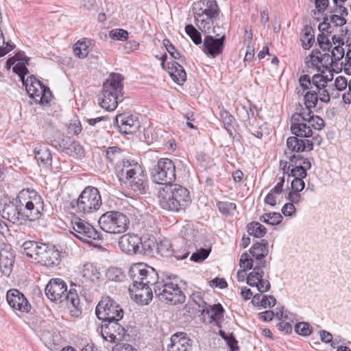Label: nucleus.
I'll use <instances>...</instances> for the list:
<instances>
[{
	"label": "nucleus",
	"instance_id": "8fccbe9b",
	"mask_svg": "<svg viewBox=\"0 0 351 351\" xmlns=\"http://www.w3.org/2000/svg\"><path fill=\"white\" fill-rule=\"evenodd\" d=\"M88 45L85 41H77L73 46V52L75 55L80 58H84L88 53Z\"/></svg>",
	"mask_w": 351,
	"mask_h": 351
},
{
	"label": "nucleus",
	"instance_id": "f704fd0d",
	"mask_svg": "<svg viewBox=\"0 0 351 351\" xmlns=\"http://www.w3.org/2000/svg\"><path fill=\"white\" fill-rule=\"evenodd\" d=\"M132 189L141 194L145 193L146 191L145 176L142 171L140 175L133 176L128 180Z\"/></svg>",
	"mask_w": 351,
	"mask_h": 351
},
{
	"label": "nucleus",
	"instance_id": "72a5a7b5",
	"mask_svg": "<svg viewBox=\"0 0 351 351\" xmlns=\"http://www.w3.org/2000/svg\"><path fill=\"white\" fill-rule=\"evenodd\" d=\"M314 29L310 25L304 26L302 33H301V41L302 43V47L304 49H309L314 41H315V35H314Z\"/></svg>",
	"mask_w": 351,
	"mask_h": 351
},
{
	"label": "nucleus",
	"instance_id": "a878e982",
	"mask_svg": "<svg viewBox=\"0 0 351 351\" xmlns=\"http://www.w3.org/2000/svg\"><path fill=\"white\" fill-rule=\"evenodd\" d=\"M264 274V271H251L247 276V284L251 287H256L260 293L268 291L271 288V285L268 280L263 278Z\"/></svg>",
	"mask_w": 351,
	"mask_h": 351
},
{
	"label": "nucleus",
	"instance_id": "5fc2aeb1",
	"mask_svg": "<svg viewBox=\"0 0 351 351\" xmlns=\"http://www.w3.org/2000/svg\"><path fill=\"white\" fill-rule=\"evenodd\" d=\"M295 331L300 335L308 336L312 332V328L307 322H300L295 326Z\"/></svg>",
	"mask_w": 351,
	"mask_h": 351
},
{
	"label": "nucleus",
	"instance_id": "dca6fc26",
	"mask_svg": "<svg viewBox=\"0 0 351 351\" xmlns=\"http://www.w3.org/2000/svg\"><path fill=\"white\" fill-rule=\"evenodd\" d=\"M240 113L248 131L256 138H261L266 129L265 123L254 117V112L250 108L242 107Z\"/></svg>",
	"mask_w": 351,
	"mask_h": 351
},
{
	"label": "nucleus",
	"instance_id": "e433bc0d",
	"mask_svg": "<svg viewBox=\"0 0 351 351\" xmlns=\"http://www.w3.org/2000/svg\"><path fill=\"white\" fill-rule=\"evenodd\" d=\"M144 282L145 285L149 287V285L154 286V288H157L158 283L160 282V280L159 278L158 273L156 270L152 267H148L145 265V268H144Z\"/></svg>",
	"mask_w": 351,
	"mask_h": 351
},
{
	"label": "nucleus",
	"instance_id": "79ce46f5",
	"mask_svg": "<svg viewBox=\"0 0 351 351\" xmlns=\"http://www.w3.org/2000/svg\"><path fill=\"white\" fill-rule=\"evenodd\" d=\"M247 232L250 235L256 238H261L265 236L267 230L261 223L257 221H253L247 226Z\"/></svg>",
	"mask_w": 351,
	"mask_h": 351
},
{
	"label": "nucleus",
	"instance_id": "ea45409f",
	"mask_svg": "<svg viewBox=\"0 0 351 351\" xmlns=\"http://www.w3.org/2000/svg\"><path fill=\"white\" fill-rule=\"evenodd\" d=\"M321 51L318 49H313L311 53L306 58L305 64L308 68L315 69L317 71H321L322 67L320 60Z\"/></svg>",
	"mask_w": 351,
	"mask_h": 351
},
{
	"label": "nucleus",
	"instance_id": "49530a36",
	"mask_svg": "<svg viewBox=\"0 0 351 351\" xmlns=\"http://www.w3.org/2000/svg\"><path fill=\"white\" fill-rule=\"evenodd\" d=\"M220 116L223 120V123L226 130L230 135H232V130H234V125L235 123L234 117L232 115H231L227 110H221Z\"/></svg>",
	"mask_w": 351,
	"mask_h": 351
},
{
	"label": "nucleus",
	"instance_id": "de8ad7c7",
	"mask_svg": "<svg viewBox=\"0 0 351 351\" xmlns=\"http://www.w3.org/2000/svg\"><path fill=\"white\" fill-rule=\"evenodd\" d=\"M66 153L73 156L82 157L84 156V150L78 142H72L68 147L63 146Z\"/></svg>",
	"mask_w": 351,
	"mask_h": 351
},
{
	"label": "nucleus",
	"instance_id": "09e8293b",
	"mask_svg": "<svg viewBox=\"0 0 351 351\" xmlns=\"http://www.w3.org/2000/svg\"><path fill=\"white\" fill-rule=\"evenodd\" d=\"M185 32L195 45L202 43V34L193 25H186L185 27Z\"/></svg>",
	"mask_w": 351,
	"mask_h": 351
},
{
	"label": "nucleus",
	"instance_id": "c03bdc74",
	"mask_svg": "<svg viewBox=\"0 0 351 351\" xmlns=\"http://www.w3.org/2000/svg\"><path fill=\"white\" fill-rule=\"evenodd\" d=\"M158 253L163 257H172L173 249L172 245L168 239H163L157 245Z\"/></svg>",
	"mask_w": 351,
	"mask_h": 351
},
{
	"label": "nucleus",
	"instance_id": "3c124183",
	"mask_svg": "<svg viewBox=\"0 0 351 351\" xmlns=\"http://www.w3.org/2000/svg\"><path fill=\"white\" fill-rule=\"evenodd\" d=\"M106 277L111 281H121L124 276L121 269L110 267L106 271Z\"/></svg>",
	"mask_w": 351,
	"mask_h": 351
},
{
	"label": "nucleus",
	"instance_id": "393cba45",
	"mask_svg": "<svg viewBox=\"0 0 351 351\" xmlns=\"http://www.w3.org/2000/svg\"><path fill=\"white\" fill-rule=\"evenodd\" d=\"M204 304H198L199 307L202 308V311L206 313L210 317L209 322H215L218 327H221V322L223 317L224 310L220 304H208L203 302Z\"/></svg>",
	"mask_w": 351,
	"mask_h": 351
},
{
	"label": "nucleus",
	"instance_id": "aec40b11",
	"mask_svg": "<svg viewBox=\"0 0 351 351\" xmlns=\"http://www.w3.org/2000/svg\"><path fill=\"white\" fill-rule=\"evenodd\" d=\"M6 300L8 304L14 310L22 312H28L30 305L24 296L19 290L12 289L8 291L6 293Z\"/></svg>",
	"mask_w": 351,
	"mask_h": 351
},
{
	"label": "nucleus",
	"instance_id": "423d86ee",
	"mask_svg": "<svg viewBox=\"0 0 351 351\" xmlns=\"http://www.w3.org/2000/svg\"><path fill=\"white\" fill-rule=\"evenodd\" d=\"M45 294L48 299L57 304H64L69 308H77L80 298L75 290L67 291L66 282L60 278H52L45 287Z\"/></svg>",
	"mask_w": 351,
	"mask_h": 351
},
{
	"label": "nucleus",
	"instance_id": "9d476101",
	"mask_svg": "<svg viewBox=\"0 0 351 351\" xmlns=\"http://www.w3.org/2000/svg\"><path fill=\"white\" fill-rule=\"evenodd\" d=\"M150 171L153 181L163 186L173 184L176 180V167L169 158L159 159Z\"/></svg>",
	"mask_w": 351,
	"mask_h": 351
},
{
	"label": "nucleus",
	"instance_id": "39448f33",
	"mask_svg": "<svg viewBox=\"0 0 351 351\" xmlns=\"http://www.w3.org/2000/svg\"><path fill=\"white\" fill-rule=\"evenodd\" d=\"M123 77L119 73H111L103 86L101 94L99 96L100 106L112 111L123 99Z\"/></svg>",
	"mask_w": 351,
	"mask_h": 351
},
{
	"label": "nucleus",
	"instance_id": "37998d69",
	"mask_svg": "<svg viewBox=\"0 0 351 351\" xmlns=\"http://www.w3.org/2000/svg\"><path fill=\"white\" fill-rule=\"evenodd\" d=\"M122 150L116 146L109 147L106 151V157L112 165H119L117 162L121 158Z\"/></svg>",
	"mask_w": 351,
	"mask_h": 351
},
{
	"label": "nucleus",
	"instance_id": "052dcab7",
	"mask_svg": "<svg viewBox=\"0 0 351 351\" xmlns=\"http://www.w3.org/2000/svg\"><path fill=\"white\" fill-rule=\"evenodd\" d=\"M344 54V49L340 45L335 46L331 51V57H332L335 64L343 58Z\"/></svg>",
	"mask_w": 351,
	"mask_h": 351
},
{
	"label": "nucleus",
	"instance_id": "a18cd8bd",
	"mask_svg": "<svg viewBox=\"0 0 351 351\" xmlns=\"http://www.w3.org/2000/svg\"><path fill=\"white\" fill-rule=\"evenodd\" d=\"M260 220L265 223L275 226L280 223L282 220V216L279 213H265L260 217Z\"/></svg>",
	"mask_w": 351,
	"mask_h": 351
},
{
	"label": "nucleus",
	"instance_id": "c756f323",
	"mask_svg": "<svg viewBox=\"0 0 351 351\" xmlns=\"http://www.w3.org/2000/svg\"><path fill=\"white\" fill-rule=\"evenodd\" d=\"M14 263L13 253L8 250L0 251V271L5 276H9Z\"/></svg>",
	"mask_w": 351,
	"mask_h": 351
},
{
	"label": "nucleus",
	"instance_id": "1a4fd4ad",
	"mask_svg": "<svg viewBox=\"0 0 351 351\" xmlns=\"http://www.w3.org/2000/svg\"><path fill=\"white\" fill-rule=\"evenodd\" d=\"M99 225L102 230L110 234H121L129 227L128 217L119 211H108L99 219Z\"/></svg>",
	"mask_w": 351,
	"mask_h": 351
},
{
	"label": "nucleus",
	"instance_id": "2eb2a0df",
	"mask_svg": "<svg viewBox=\"0 0 351 351\" xmlns=\"http://www.w3.org/2000/svg\"><path fill=\"white\" fill-rule=\"evenodd\" d=\"M121 320L104 322L101 325L103 338L110 343H119L129 338L125 328L120 324Z\"/></svg>",
	"mask_w": 351,
	"mask_h": 351
},
{
	"label": "nucleus",
	"instance_id": "603ef678",
	"mask_svg": "<svg viewBox=\"0 0 351 351\" xmlns=\"http://www.w3.org/2000/svg\"><path fill=\"white\" fill-rule=\"evenodd\" d=\"M217 205L219 210L224 215L232 214V211L237 208L236 204L233 202H219Z\"/></svg>",
	"mask_w": 351,
	"mask_h": 351
},
{
	"label": "nucleus",
	"instance_id": "c9c22d12",
	"mask_svg": "<svg viewBox=\"0 0 351 351\" xmlns=\"http://www.w3.org/2000/svg\"><path fill=\"white\" fill-rule=\"evenodd\" d=\"M82 277L93 282H98L101 274L92 263H86L82 270Z\"/></svg>",
	"mask_w": 351,
	"mask_h": 351
},
{
	"label": "nucleus",
	"instance_id": "69168bd1",
	"mask_svg": "<svg viewBox=\"0 0 351 351\" xmlns=\"http://www.w3.org/2000/svg\"><path fill=\"white\" fill-rule=\"evenodd\" d=\"M305 184L303 179L301 178H295L292 180L291 184V191L296 192L302 191L304 188Z\"/></svg>",
	"mask_w": 351,
	"mask_h": 351
},
{
	"label": "nucleus",
	"instance_id": "a19ab883",
	"mask_svg": "<svg viewBox=\"0 0 351 351\" xmlns=\"http://www.w3.org/2000/svg\"><path fill=\"white\" fill-rule=\"evenodd\" d=\"M34 154L35 158L38 162L47 165L51 161V154L47 147H37L34 149Z\"/></svg>",
	"mask_w": 351,
	"mask_h": 351
},
{
	"label": "nucleus",
	"instance_id": "2f4dec72",
	"mask_svg": "<svg viewBox=\"0 0 351 351\" xmlns=\"http://www.w3.org/2000/svg\"><path fill=\"white\" fill-rule=\"evenodd\" d=\"M43 245V243L38 244L35 241H27L21 245V252L37 262V258H39Z\"/></svg>",
	"mask_w": 351,
	"mask_h": 351
},
{
	"label": "nucleus",
	"instance_id": "6e6d98bb",
	"mask_svg": "<svg viewBox=\"0 0 351 351\" xmlns=\"http://www.w3.org/2000/svg\"><path fill=\"white\" fill-rule=\"evenodd\" d=\"M210 250L201 248L196 252L192 254L190 259L196 263L204 261L209 255Z\"/></svg>",
	"mask_w": 351,
	"mask_h": 351
},
{
	"label": "nucleus",
	"instance_id": "7ed1b4c3",
	"mask_svg": "<svg viewBox=\"0 0 351 351\" xmlns=\"http://www.w3.org/2000/svg\"><path fill=\"white\" fill-rule=\"evenodd\" d=\"M291 131L295 136H290L287 140L288 148L296 152H310L313 149V143L308 138L313 135L311 126L308 124L302 112L294 113L291 119Z\"/></svg>",
	"mask_w": 351,
	"mask_h": 351
},
{
	"label": "nucleus",
	"instance_id": "680f3d73",
	"mask_svg": "<svg viewBox=\"0 0 351 351\" xmlns=\"http://www.w3.org/2000/svg\"><path fill=\"white\" fill-rule=\"evenodd\" d=\"M320 60L321 65L323 68L327 69L335 64L332 57H331V54L327 53L323 54L321 53Z\"/></svg>",
	"mask_w": 351,
	"mask_h": 351
},
{
	"label": "nucleus",
	"instance_id": "338daca9",
	"mask_svg": "<svg viewBox=\"0 0 351 351\" xmlns=\"http://www.w3.org/2000/svg\"><path fill=\"white\" fill-rule=\"evenodd\" d=\"M348 81L345 77L338 76L335 80V86L337 90L342 91L348 86Z\"/></svg>",
	"mask_w": 351,
	"mask_h": 351
},
{
	"label": "nucleus",
	"instance_id": "412c9836",
	"mask_svg": "<svg viewBox=\"0 0 351 351\" xmlns=\"http://www.w3.org/2000/svg\"><path fill=\"white\" fill-rule=\"evenodd\" d=\"M118 174L120 179H125L127 181L133 176L142 173L141 165L134 160H123L119 165L117 166Z\"/></svg>",
	"mask_w": 351,
	"mask_h": 351
},
{
	"label": "nucleus",
	"instance_id": "ddd939ff",
	"mask_svg": "<svg viewBox=\"0 0 351 351\" xmlns=\"http://www.w3.org/2000/svg\"><path fill=\"white\" fill-rule=\"evenodd\" d=\"M26 91L29 97L35 103L42 105L48 104L51 99L52 94L49 88L43 85L34 76H28L24 82Z\"/></svg>",
	"mask_w": 351,
	"mask_h": 351
},
{
	"label": "nucleus",
	"instance_id": "6ab92c4d",
	"mask_svg": "<svg viewBox=\"0 0 351 351\" xmlns=\"http://www.w3.org/2000/svg\"><path fill=\"white\" fill-rule=\"evenodd\" d=\"M213 34H205L204 40V52L212 58L220 55L223 52L224 41H225V30L217 38H214Z\"/></svg>",
	"mask_w": 351,
	"mask_h": 351
},
{
	"label": "nucleus",
	"instance_id": "f3484780",
	"mask_svg": "<svg viewBox=\"0 0 351 351\" xmlns=\"http://www.w3.org/2000/svg\"><path fill=\"white\" fill-rule=\"evenodd\" d=\"M113 124L118 132L123 134L135 133L140 128L137 117L126 113L117 115Z\"/></svg>",
	"mask_w": 351,
	"mask_h": 351
},
{
	"label": "nucleus",
	"instance_id": "774afa93",
	"mask_svg": "<svg viewBox=\"0 0 351 351\" xmlns=\"http://www.w3.org/2000/svg\"><path fill=\"white\" fill-rule=\"evenodd\" d=\"M295 212V207L292 203H286L282 208V213L287 217H291Z\"/></svg>",
	"mask_w": 351,
	"mask_h": 351
},
{
	"label": "nucleus",
	"instance_id": "58836bf2",
	"mask_svg": "<svg viewBox=\"0 0 351 351\" xmlns=\"http://www.w3.org/2000/svg\"><path fill=\"white\" fill-rule=\"evenodd\" d=\"M250 253L253 257L265 258L269 253L268 242L262 239L261 242L254 243L250 248Z\"/></svg>",
	"mask_w": 351,
	"mask_h": 351
},
{
	"label": "nucleus",
	"instance_id": "b1692460",
	"mask_svg": "<svg viewBox=\"0 0 351 351\" xmlns=\"http://www.w3.org/2000/svg\"><path fill=\"white\" fill-rule=\"evenodd\" d=\"M250 258V256L247 253L242 254L239 261V265L241 267H243L244 269H253L252 271H263L262 269L265 268L267 266V262L265 258Z\"/></svg>",
	"mask_w": 351,
	"mask_h": 351
},
{
	"label": "nucleus",
	"instance_id": "0eeeda50",
	"mask_svg": "<svg viewBox=\"0 0 351 351\" xmlns=\"http://www.w3.org/2000/svg\"><path fill=\"white\" fill-rule=\"evenodd\" d=\"M156 297L159 300L177 304L185 301V295L178 284L176 276H168L160 280L157 288H154Z\"/></svg>",
	"mask_w": 351,
	"mask_h": 351
},
{
	"label": "nucleus",
	"instance_id": "5701e85b",
	"mask_svg": "<svg viewBox=\"0 0 351 351\" xmlns=\"http://www.w3.org/2000/svg\"><path fill=\"white\" fill-rule=\"evenodd\" d=\"M22 207L15 205L13 202L8 204H0V215L1 217L13 223H15L22 219Z\"/></svg>",
	"mask_w": 351,
	"mask_h": 351
},
{
	"label": "nucleus",
	"instance_id": "13d9d810",
	"mask_svg": "<svg viewBox=\"0 0 351 351\" xmlns=\"http://www.w3.org/2000/svg\"><path fill=\"white\" fill-rule=\"evenodd\" d=\"M307 176V172L305 171V169L304 168H302V164L300 163L299 165H297L294 167H293L291 169V172L289 174V176L293 177L295 178H301V179H303L306 178Z\"/></svg>",
	"mask_w": 351,
	"mask_h": 351
},
{
	"label": "nucleus",
	"instance_id": "f03ea898",
	"mask_svg": "<svg viewBox=\"0 0 351 351\" xmlns=\"http://www.w3.org/2000/svg\"><path fill=\"white\" fill-rule=\"evenodd\" d=\"M333 77L332 73H330V77L324 76L322 74H315L310 77L308 75H303L299 79L300 85L304 90L309 89L304 95L305 110L302 111L308 112L311 108L317 106L318 99L324 103H328L330 100L328 83L331 82Z\"/></svg>",
	"mask_w": 351,
	"mask_h": 351
},
{
	"label": "nucleus",
	"instance_id": "6e6552de",
	"mask_svg": "<svg viewBox=\"0 0 351 351\" xmlns=\"http://www.w3.org/2000/svg\"><path fill=\"white\" fill-rule=\"evenodd\" d=\"M70 206L76 213H92L97 210L101 206V197L97 188L87 186L77 199H73L70 202Z\"/></svg>",
	"mask_w": 351,
	"mask_h": 351
},
{
	"label": "nucleus",
	"instance_id": "864d4df0",
	"mask_svg": "<svg viewBox=\"0 0 351 351\" xmlns=\"http://www.w3.org/2000/svg\"><path fill=\"white\" fill-rule=\"evenodd\" d=\"M109 36L114 40H125L128 38V32L123 29H114L109 32Z\"/></svg>",
	"mask_w": 351,
	"mask_h": 351
},
{
	"label": "nucleus",
	"instance_id": "4c0bfd02",
	"mask_svg": "<svg viewBox=\"0 0 351 351\" xmlns=\"http://www.w3.org/2000/svg\"><path fill=\"white\" fill-rule=\"evenodd\" d=\"M305 119H306L308 124L315 130H320L325 126L324 121L319 116L314 115L311 110L308 112H301Z\"/></svg>",
	"mask_w": 351,
	"mask_h": 351
},
{
	"label": "nucleus",
	"instance_id": "0e129e2a",
	"mask_svg": "<svg viewBox=\"0 0 351 351\" xmlns=\"http://www.w3.org/2000/svg\"><path fill=\"white\" fill-rule=\"evenodd\" d=\"M318 29L322 33H324L326 32L327 34H332L333 32V27L328 22V17L324 18V21L322 23H319Z\"/></svg>",
	"mask_w": 351,
	"mask_h": 351
},
{
	"label": "nucleus",
	"instance_id": "20e7f679",
	"mask_svg": "<svg viewBox=\"0 0 351 351\" xmlns=\"http://www.w3.org/2000/svg\"><path fill=\"white\" fill-rule=\"evenodd\" d=\"M158 197L162 209L173 213L184 210L191 202L189 191L176 184L161 187Z\"/></svg>",
	"mask_w": 351,
	"mask_h": 351
},
{
	"label": "nucleus",
	"instance_id": "e2e57ef3",
	"mask_svg": "<svg viewBox=\"0 0 351 351\" xmlns=\"http://www.w3.org/2000/svg\"><path fill=\"white\" fill-rule=\"evenodd\" d=\"M220 336L226 341L232 350H234V346L237 343V341L232 334L227 335L225 331L219 330Z\"/></svg>",
	"mask_w": 351,
	"mask_h": 351
},
{
	"label": "nucleus",
	"instance_id": "4d7b16f0",
	"mask_svg": "<svg viewBox=\"0 0 351 351\" xmlns=\"http://www.w3.org/2000/svg\"><path fill=\"white\" fill-rule=\"evenodd\" d=\"M181 232L182 239L186 242H191L193 241L195 231L190 225L188 224L186 226H184Z\"/></svg>",
	"mask_w": 351,
	"mask_h": 351
},
{
	"label": "nucleus",
	"instance_id": "c85d7f7f",
	"mask_svg": "<svg viewBox=\"0 0 351 351\" xmlns=\"http://www.w3.org/2000/svg\"><path fill=\"white\" fill-rule=\"evenodd\" d=\"M167 71L171 79L179 85H182L186 80V73L184 68L175 61L167 63Z\"/></svg>",
	"mask_w": 351,
	"mask_h": 351
},
{
	"label": "nucleus",
	"instance_id": "4be33fe9",
	"mask_svg": "<svg viewBox=\"0 0 351 351\" xmlns=\"http://www.w3.org/2000/svg\"><path fill=\"white\" fill-rule=\"evenodd\" d=\"M43 250L40 253L37 262L46 267H53L58 265L60 262V255L58 250L47 246L45 244L42 247Z\"/></svg>",
	"mask_w": 351,
	"mask_h": 351
},
{
	"label": "nucleus",
	"instance_id": "cd10ccee",
	"mask_svg": "<svg viewBox=\"0 0 351 351\" xmlns=\"http://www.w3.org/2000/svg\"><path fill=\"white\" fill-rule=\"evenodd\" d=\"M192 341L186 334L176 333L171 337V343L168 346V351H188L191 348Z\"/></svg>",
	"mask_w": 351,
	"mask_h": 351
},
{
	"label": "nucleus",
	"instance_id": "a211bd4d",
	"mask_svg": "<svg viewBox=\"0 0 351 351\" xmlns=\"http://www.w3.org/2000/svg\"><path fill=\"white\" fill-rule=\"evenodd\" d=\"M119 247L128 254H136L142 252L143 244L141 238L137 234H125L119 238Z\"/></svg>",
	"mask_w": 351,
	"mask_h": 351
},
{
	"label": "nucleus",
	"instance_id": "9b49d317",
	"mask_svg": "<svg viewBox=\"0 0 351 351\" xmlns=\"http://www.w3.org/2000/svg\"><path fill=\"white\" fill-rule=\"evenodd\" d=\"M95 313L99 319L104 322L121 320L124 312L121 306L109 296H103L96 306Z\"/></svg>",
	"mask_w": 351,
	"mask_h": 351
},
{
	"label": "nucleus",
	"instance_id": "bb28decb",
	"mask_svg": "<svg viewBox=\"0 0 351 351\" xmlns=\"http://www.w3.org/2000/svg\"><path fill=\"white\" fill-rule=\"evenodd\" d=\"M131 297L141 304H148L153 298L152 289L146 285L136 288L129 287Z\"/></svg>",
	"mask_w": 351,
	"mask_h": 351
},
{
	"label": "nucleus",
	"instance_id": "f8f14e48",
	"mask_svg": "<svg viewBox=\"0 0 351 351\" xmlns=\"http://www.w3.org/2000/svg\"><path fill=\"white\" fill-rule=\"evenodd\" d=\"M73 235L84 243L94 245L95 241H101L103 237L101 232L97 231L90 223L75 217L71 220Z\"/></svg>",
	"mask_w": 351,
	"mask_h": 351
},
{
	"label": "nucleus",
	"instance_id": "4468645a",
	"mask_svg": "<svg viewBox=\"0 0 351 351\" xmlns=\"http://www.w3.org/2000/svg\"><path fill=\"white\" fill-rule=\"evenodd\" d=\"M25 194L21 191L18 196L22 208V219H27L29 221H35L39 219L43 211V202L40 195L34 193V197H29V199H24L23 201L21 199Z\"/></svg>",
	"mask_w": 351,
	"mask_h": 351
},
{
	"label": "nucleus",
	"instance_id": "473e14b6",
	"mask_svg": "<svg viewBox=\"0 0 351 351\" xmlns=\"http://www.w3.org/2000/svg\"><path fill=\"white\" fill-rule=\"evenodd\" d=\"M29 58L24 56L23 53L21 54L20 57L17 58V62L13 66V72L16 73L21 78V80L24 85V82H25V75L28 73V70L27 69L26 65L28 64L27 61Z\"/></svg>",
	"mask_w": 351,
	"mask_h": 351
},
{
	"label": "nucleus",
	"instance_id": "bf43d9fd",
	"mask_svg": "<svg viewBox=\"0 0 351 351\" xmlns=\"http://www.w3.org/2000/svg\"><path fill=\"white\" fill-rule=\"evenodd\" d=\"M317 42L320 48H322L323 51L330 50L332 47L328 38L324 33L319 34L317 36Z\"/></svg>",
	"mask_w": 351,
	"mask_h": 351
},
{
	"label": "nucleus",
	"instance_id": "f257e3e1",
	"mask_svg": "<svg viewBox=\"0 0 351 351\" xmlns=\"http://www.w3.org/2000/svg\"><path fill=\"white\" fill-rule=\"evenodd\" d=\"M193 13L195 24L203 34L220 36L226 30L223 23L220 21L221 10L216 0L194 3Z\"/></svg>",
	"mask_w": 351,
	"mask_h": 351
},
{
	"label": "nucleus",
	"instance_id": "7c9ffc66",
	"mask_svg": "<svg viewBox=\"0 0 351 351\" xmlns=\"http://www.w3.org/2000/svg\"><path fill=\"white\" fill-rule=\"evenodd\" d=\"M144 268H145V265L142 263H139L135 265L130 269L129 276L132 280V285L130 286V287H139L141 286H144Z\"/></svg>",
	"mask_w": 351,
	"mask_h": 351
}]
</instances>
